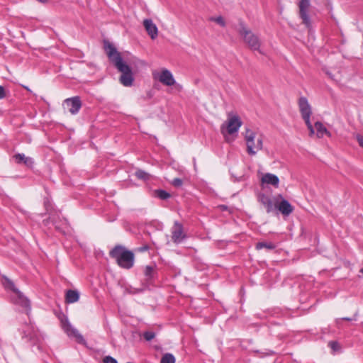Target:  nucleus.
<instances>
[{
    "label": "nucleus",
    "instance_id": "16",
    "mask_svg": "<svg viewBox=\"0 0 363 363\" xmlns=\"http://www.w3.org/2000/svg\"><path fill=\"white\" fill-rule=\"evenodd\" d=\"M261 182L262 184H270L274 187H278L279 179L275 174L272 173H266L262 176Z\"/></svg>",
    "mask_w": 363,
    "mask_h": 363
},
{
    "label": "nucleus",
    "instance_id": "7",
    "mask_svg": "<svg viewBox=\"0 0 363 363\" xmlns=\"http://www.w3.org/2000/svg\"><path fill=\"white\" fill-rule=\"evenodd\" d=\"M238 30L244 42L248 45H255L261 43L259 37L253 33L243 22L240 21L239 23Z\"/></svg>",
    "mask_w": 363,
    "mask_h": 363
},
{
    "label": "nucleus",
    "instance_id": "28",
    "mask_svg": "<svg viewBox=\"0 0 363 363\" xmlns=\"http://www.w3.org/2000/svg\"><path fill=\"white\" fill-rule=\"evenodd\" d=\"M155 337V333L154 332H152V331H145L144 333H143V337L147 340V341H150L152 340V339H154Z\"/></svg>",
    "mask_w": 363,
    "mask_h": 363
},
{
    "label": "nucleus",
    "instance_id": "30",
    "mask_svg": "<svg viewBox=\"0 0 363 363\" xmlns=\"http://www.w3.org/2000/svg\"><path fill=\"white\" fill-rule=\"evenodd\" d=\"M252 48V51L256 55L257 53L261 54V55H265V52L264 50V47H251Z\"/></svg>",
    "mask_w": 363,
    "mask_h": 363
},
{
    "label": "nucleus",
    "instance_id": "6",
    "mask_svg": "<svg viewBox=\"0 0 363 363\" xmlns=\"http://www.w3.org/2000/svg\"><path fill=\"white\" fill-rule=\"evenodd\" d=\"M22 339L34 346L40 343L41 336L34 325L27 324L23 328Z\"/></svg>",
    "mask_w": 363,
    "mask_h": 363
},
{
    "label": "nucleus",
    "instance_id": "39",
    "mask_svg": "<svg viewBox=\"0 0 363 363\" xmlns=\"http://www.w3.org/2000/svg\"><path fill=\"white\" fill-rule=\"evenodd\" d=\"M40 2L44 3L46 2L48 0H38Z\"/></svg>",
    "mask_w": 363,
    "mask_h": 363
},
{
    "label": "nucleus",
    "instance_id": "35",
    "mask_svg": "<svg viewBox=\"0 0 363 363\" xmlns=\"http://www.w3.org/2000/svg\"><path fill=\"white\" fill-rule=\"evenodd\" d=\"M356 139H357L359 146L363 147V136L361 135H357Z\"/></svg>",
    "mask_w": 363,
    "mask_h": 363
},
{
    "label": "nucleus",
    "instance_id": "40",
    "mask_svg": "<svg viewBox=\"0 0 363 363\" xmlns=\"http://www.w3.org/2000/svg\"><path fill=\"white\" fill-rule=\"evenodd\" d=\"M360 272L363 274V267L360 269Z\"/></svg>",
    "mask_w": 363,
    "mask_h": 363
},
{
    "label": "nucleus",
    "instance_id": "27",
    "mask_svg": "<svg viewBox=\"0 0 363 363\" xmlns=\"http://www.w3.org/2000/svg\"><path fill=\"white\" fill-rule=\"evenodd\" d=\"M135 175L138 179L144 180L148 179L150 177L149 174L143 170H138L135 173Z\"/></svg>",
    "mask_w": 363,
    "mask_h": 363
},
{
    "label": "nucleus",
    "instance_id": "5",
    "mask_svg": "<svg viewBox=\"0 0 363 363\" xmlns=\"http://www.w3.org/2000/svg\"><path fill=\"white\" fill-rule=\"evenodd\" d=\"M242 124V123L238 116L229 113L228 120L225 123L222 124L220 127L221 133L223 135L225 133L229 135L237 133Z\"/></svg>",
    "mask_w": 363,
    "mask_h": 363
},
{
    "label": "nucleus",
    "instance_id": "4",
    "mask_svg": "<svg viewBox=\"0 0 363 363\" xmlns=\"http://www.w3.org/2000/svg\"><path fill=\"white\" fill-rule=\"evenodd\" d=\"M152 77L154 79L158 80L164 86H174V89L177 91H181L182 90V86L177 83L172 73L166 68H162L160 72L153 71Z\"/></svg>",
    "mask_w": 363,
    "mask_h": 363
},
{
    "label": "nucleus",
    "instance_id": "25",
    "mask_svg": "<svg viewBox=\"0 0 363 363\" xmlns=\"http://www.w3.org/2000/svg\"><path fill=\"white\" fill-rule=\"evenodd\" d=\"M160 363H175V358L173 354L166 353L161 358Z\"/></svg>",
    "mask_w": 363,
    "mask_h": 363
},
{
    "label": "nucleus",
    "instance_id": "37",
    "mask_svg": "<svg viewBox=\"0 0 363 363\" xmlns=\"http://www.w3.org/2000/svg\"><path fill=\"white\" fill-rule=\"evenodd\" d=\"M5 96V89L2 86H0V99H4Z\"/></svg>",
    "mask_w": 363,
    "mask_h": 363
},
{
    "label": "nucleus",
    "instance_id": "18",
    "mask_svg": "<svg viewBox=\"0 0 363 363\" xmlns=\"http://www.w3.org/2000/svg\"><path fill=\"white\" fill-rule=\"evenodd\" d=\"M13 158L16 163H23L27 166H31L33 164V160L31 157H26L24 154L18 153L13 155Z\"/></svg>",
    "mask_w": 363,
    "mask_h": 363
},
{
    "label": "nucleus",
    "instance_id": "33",
    "mask_svg": "<svg viewBox=\"0 0 363 363\" xmlns=\"http://www.w3.org/2000/svg\"><path fill=\"white\" fill-rule=\"evenodd\" d=\"M305 123L307 125V128L309 130V132H310V135H312L315 133V128L313 127L310 121H308V122H305Z\"/></svg>",
    "mask_w": 363,
    "mask_h": 363
},
{
    "label": "nucleus",
    "instance_id": "38",
    "mask_svg": "<svg viewBox=\"0 0 363 363\" xmlns=\"http://www.w3.org/2000/svg\"><path fill=\"white\" fill-rule=\"evenodd\" d=\"M326 74L330 77V78H331L333 80H336L335 78H334V76L332 74V72L329 71V70H327L326 71Z\"/></svg>",
    "mask_w": 363,
    "mask_h": 363
},
{
    "label": "nucleus",
    "instance_id": "12",
    "mask_svg": "<svg viewBox=\"0 0 363 363\" xmlns=\"http://www.w3.org/2000/svg\"><path fill=\"white\" fill-rule=\"evenodd\" d=\"M63 106L69 112L74 115L79 111L82 107V102L79 96H74L65 99Z\"/></svg>",
    "mask_w": 363,
    "mask_h": 363
},
{
    "label": "nucleus",
    "instance_id": "2",
    "mask_svg": "<svg viewBox=\"0 0 363 363\" xmlns=\"http://www.w3.org/2000/svg\"><path fill=\"white\" fill-rule=\"evenodd\" d=\"M244 138L247 146V152L249 155H255L263 148V135L250 128H246Z\"/></svg>",
    "mask_w": 363,
    "mask_h": 363
},
{
    "label": "nucleus",
    "instance_id": "17",
    "mask_svg": "<svg viewBox=\"0 0 363 363\" xmlns=\"http://www.w3.org/2000/svg\"><path fill=\"white\" fill-rule=\"evenodd\" d=\"M259 201L264 206L267 213H271L275 208L271 199L263 194L259 196Z\"/></svg>",
    "mask_w": 363,
    "mask_h": 363
},
{
    "label": "nucleus",
    "instance_id": "14",
    "mask_svg": "<svg viewBox=\"0 0 363 363\" xmlns=\"http://www.w3.org/2000/svg\"><path fill=\"white\" fill-rule=\"evenodd\" d=\"M143 26L151 38L154 39L157 37L158 32L157 28L151 19H145L143 21Z\"/></svg>",
    "mask_w": 363,
    "mask_h": 363
},
{
    "label": "nucleus",
    "instance_id": "24",
    "mask_svg": "<svg viewBox=\"0 0 363 363\" xmlns=\"http://www.w3.org/2000/svg\"><path fill=\"white\" fill-rule=\"evenodd\" d=\"M155 194L157 197L162 200H166L169 199L171 195L167 191L162 189H157L155 191Z\"/></svg>",
    "mask_w": 363,
    "mask_h": 363
},
{
    "label": "nucleus",
    "instance_id": "8",
    "mask_svg": "<svg viewBox=\"0 0 363 363\" xmlns=\"http://www.w3.org/2000/svg\"><path fill=\"white\" fill-rule=\"evenodd\" d=\"M61 325L65 333L70 337H74L79 343L84 342L83 336L79 331L72 327L67 317L61 319Z\"/></svg>",
    "mask_w": 363,
    "mask_h": 363
},
{
    "label": "nucleus",
    "instance_id": "41",
    "mask_svg": "<svg viewBox=\"0 0 363 363\" xmlns=\"http://www.w3.org/2000/svg\"><path fill=\"white\" fill-rule=\"evenodd\" d=\"M25 89H26V90H28V91H30V89H28V87H27V86H25Z\"/></svg>",
    "mask_w": 363,
    "mask_h": 363
},
{
    "label": "nucleus",
    "instance_id": "1",
    "mask_svg": "<svg viewBox=\"0 0 363 363\" xmlns=\"http://www.w3.org/2000/svg\"><path fill=\"white\" fill-rule=\"evenodd\" d=\"M111 62L121 72L120 77L121 83L125 86H130L133 84L134 78L130 67L123 62L120 52L116 47H104Z\"/></svg>",
    "mask_w": 363,
    "mask_h": 363
},
{
    "label": "nucleus",
    "instance_id": "29",
    "mask_svg": "<svg viewBox=\"0 0 363 363\" xmlns=\"http://www.w3.org/2000/svg\"><path fill=\"white\" fill-rule=\"evenodd\" d=\"M355 316H356V315H354V318L345 317V318H337V319L335 320L336 325L340 328L341 326V322L342 320H347V321L355 320H356Z\"/></svg>",
    "mask_w": 363,
    "mask_h": 363
},
{
    "label": "nucleus",
    "instance_id": "9",
    "mask_svg": "<svg viewBox=\"0 0 363 363\" xmlns=\"http://www.w3.org/2000/svg\"><path fill=\"white\" fill-rule=\"evenodd\" d=\"M11 299L15 304L23 308L26 314L29 315L31 311L30 300L22 292L19 290L14 292L11 296Z\"/></svg>",
    "mask_w": 363,
    "mask_h": 363
},
{
    "label": "nucleus",
    "instance_id": "10",
    "mask_svg": "<svg viewBox=\"0 0 363 363\" xmlns=\"http://www.w3.org/2000/svg\"><path fill=\"white\" fill-rule=\"evenodd\" d=\"M172 240L174 243L178 245L186 239V235L184 232V228L182 223L175 221L171 229Z\"/></svg>",
    "mask_w": 363,
    "mask_h": 363
},
{
    "label": "nucleus",
    "instance_id": "15",
    "mask_svg": "<svg viewBox=\"0 0 363 363\" xmlns=\"http://www.w3.org/2000/svg\"><path fill=\"white\" fill-rule=\"evenodd\" d=\"M275 208H277L284 216H289L291 214L294 209L291 203L285 199H283L277 205H276Z\"/></svg>",
    "mask_w": 363,
    "mask_h": 363
},
{
    "label": "nucleus",
    "instance_id": "31",
    "mask_svg": "<svg viewBox=\"0 0 363 363\" xmlns=\"http://www.w3.org/2000/svg\"><path fill=\"white\" fill-rule=\"evenodd\" d=\"M183 184V182L179 178H175L172 180V184L175 187H180Z\"/></svg>",
    "mask_w": 363,
    "mask_h": 363
},
{
    "label": "nucleus",
    "instance_id": "32",
    "mask_svg": "<svg viewBox=\"0 0 363 363\" xmlns=\"http://www.w3.org/2000/svg\"><path fill=\"white\" fill-rule=\"evenodd\" d=\"M103 361L104 363H118L117 360L111 356H106Z\"/></svg>",
    "mask_w": 363,
    "mask_h": 363
},
{
    "label": "nucleus",
    "instance_id": "19",
    "mask_svg": "<svg viewBox=\"0 0 363 363\" xmlns=\"http://www.w3.org/2000/svg\"><path fill=\"white\" fill-rule=\"evenodd\" d=\"M79 298V294L74 290H68L66 292L65 301L68 303H73L77 302Z\"/></svg>",
    "mask_w": 363,
    "mask_h": 363
},
{
    "label": "nucleus",
    "instance_id": "20",
    "mask_svg": "<svg viewBox=\"0 0 363 363\" xmlns=\"http://www.w3.org/2000/svg\"><path fill=\"white\" fill-rule=\"evenodd\" d=\"M315 128L316 130V135L318 138H323L325 134L330 135L326 128L320 122L315 123Z\"/></svg>",
    "mask_w": 363,
    "mask_h": 363
},
{
    "label": "nucleus",
    "instance_id": "22",
    "mask_svg": "<svg viewBox=\"0 0 363 363\" xmlns=\"http://www.w3.org/2000/svg\"><path fill=\"white\" fill-rule=\"evenodd\" d=\"M155 274V268L152 266H146L144 270V274L147 280H150L154 278Z\"/></svg>",
    "mask_w": 363,
    "mask_h": 363
},
{
    "label": "nucleus",
    "instance_id": "21",
    "mask_svg": "<svg viewBox=\"0 0 363 363\" xmlns=\"http://www.w3.org/2000/svg\"><path fill=\"white\" fill-rule=\"evenodd\" d=\"M256 249L261 250L263 248H266L267 250H272L276 248V245L273 242H259L256 244Z\"/></svg>",
    "mask_w": 363,
    "mask_h": 363
},
{
    "label": "nucleus",
    "instance_id": "26",
    "mask_svg": "<svg viewBox=\"0 0 363 363\" xmlns=\"http://www.w3.org/2000/svg\"><path fill=\"white\" fill-rule=\"evenodd\" d=\"M4 286L6 289L11 290L13 294L16 292V291H18V289L15 286L13 282L7 278L4 279Z\"/></svg>",
    "mask_w": 363,
    "mask_h": 363
},
{
    "label": "nucleus",
    "instance_id": "13",
    "mask_svg": "<svg viewBox=\"0 0 363 363\" xmlns=\"http://www.w3.org/2000/svg\"><path fill=\"white\" fill-rule=\"evenodd\" d=\"M298 108L304 122L310 121L312 113L311 107L308 104L307 99L304 96L300 97L298 99Z\"/></svg>",
    "mask_w": 363,
    "mask_h": 363
},
{
    "label": "nucleus",
    "instance_id": "3",
    "mask_svg": "<svg viewBox=\"0 0 363 363\" xmlns=\"http://www.w3.org/2000/svg\"><path fill=\"white\" fill-rule=\"evenodd\" d=\"M110 256L116 260L122 268L130 269L134 264V254L124 247L118 245L110 252Z\"/></svg>",
    "mask_w": 363,
    "mask_h": 363
},
{
    "label": "nucleus",
    "instance_id": "34",
    "mask_svg": "<svg viewBox=\"0 0 363 363\" xmlns=\"http://www.w3.org/2000/svg\"><path fill=\"white\" fill-rule=\"evenodd\" d=\"M328 345L335 351L339 349V344L335 341L329 342Z\"/></svg>",
    "mask_w": 363,
    "mask_h": 363
},
{
    "label": "nucleus",
    "instance_id": "23",
    "mask_svg": "<svg viewBox=\"0 0 363 363\" xmlns=\"http://www.w3.org/2000/svg\"><path fill=\"white\" fill-rule=\"evenodd\" d=\"M210 21L215 22L220 26L225 28L226 26V23L223 17L222 16H211L209 18Z\"/></svg>",
    "mask_w": 363,
    "mask_h": 363
},
{
    "label": "nucleus",
    "instance_id": "36",
    "mask_svg": "<svg viewBox=\"0 0 363 363\" xmlns=\"http://www.w3.org/2000/svg\"><path fill=\"white\" fill-rule=\"evenodd\" d=\"M149 246L147 245H145L143 246H141L140 247L138 248V251L140 252H145L147 250H149Z\"/></svg>",
    "mask_w": 363,
    "mask_h": 363
},
{
    "label": "nucleus",
    "instance_id": "11",
    "mask_svg": "<svg viewBox=\"0 0 363 363\" xmlns=\"http://www.w3.org/2000/svg\"><path fill=\"white\" fill-rule=\"evenodd\" d=\"M310 6V0H301L298 4L299 16L302 20V23L307 27L311 26V20L308 14Z\"/></svg>",
    "mask_w": 363,
    "mask_h": 363
}]
</instances>
